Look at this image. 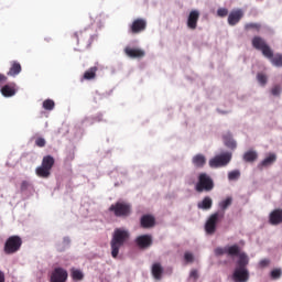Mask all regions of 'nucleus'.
<instances>
[{
  "label": "nucleus",
  "instance_id": "5701e85b",
  "mask_svg": "<svg viewBox=\"0 0 282 282\" xmlns=\"http://www.w3.org/2000/svg\"><path fill=\"white\" fill-rule=\"evenodd\" d=\"M258 159L259 154L257 153V151L253 150L245 152L242 156L243 162H248L249 164H252V162H257Z\"/></svg>",
  "mask_w": 282,
  "mask_h": 282
},
{
  "label": "nucleus",
  "instance_id": "c03bdc74",
  "mask_svg": "<svg viewBox=\"0 0 282 282\" xmlns=\"http://www.w3.org/2000/svg\"><path fill=\"white\" fill-rule=\"evenodd\" d=\"M21 191H25L26 188H30V182H28V181H23L22 183H21Z\"/></svg>",
  "mask_w": 282,
  "mask_h": 282
},
{
  "label": "nucleus",
  "instance_id": "473e14b6",
  "mask_svg": "<svg viewBox=\"0 0 282 282\" xmlns=\"http://www.w3.org/2000/svg\"><path fill=\"white\" fill-rule=\"evenodd\" d=\"M224 142L228 149H237V142L232 138L225 137Z\"/></svg>",
  "mask_w": 282,
  "mask_h": 282
},
{
  "label": "nucleus",
  "instance_id": "aec40b11",
  "mask_svg": "<svg viewBox=\"0 0 282 282\" xmlns=\"http://www.w3.org/2000/svg\"><path fill=\"white\" fill-rule=\"evenodd\" d=\"M141 228H153L155 226V217L152 215H143L140 219Z\"/></svg>",
  "mask_w": 282,
  "mask_h": 282
},
{
  "label": "nucleus",
  "instance_id": "bb28decb",
  "mask_svg": "<svg viewBox=\"0 0 282 282\" xmlns=\"http://www.w3.org/2000/svg\"><path fill=\"white\" fill-rule=\"evenodd\" d=\"M269 61H271L272 65L275 67H282V54H275L271 51V57H267Z\"/></svg>",
  "mask_w": 282,
  "mask_h": 282
},
{
  "label": "nucleus",
  "instance_id": "b1692460",
  "mask_svg": "<svg viewBox=\"0 0 282 282\" xmlns=\"http://www.w3.org/2000/svg\"><path fill=\"white\" fill-rule=\"evenodd\" d=\"M197 208L200 210H210L213 208V198L210 196H206L202 202L197 204Z\"/></svg>",
  "mask_w": 282,
  "mask_h": 282
},
{
  "label": "nucleus",
  "instance_id": "49530a36",
  "mask_svg": "<svg viewBox=\"0 0 282 282\" xmlns=\"http://www.w3.org/2000/svg\"><path fill=\"white\" fill-rule=\"evenodd\" d=\"M0 282H6V274L0 271Z\"/></svg>",
  "mask_w": 282,
  "mask_h": 282
},
{
  "label": "nucleus",
  "instance_id": "e433bc0d",
  "mask_svg": "<svg viewBox=\"0 0 282 282\" xmlns=\"http://www.w3.org/2000/svg\"><path fill=\"white\" fill-rule=\"evenodd\" d=\"M214 252L216 257H221L223 254H227V247L226 248L218 247L215 249Z\"/></svg>",
  "mask_w": 282,
  "mask_h": 282
},
{
  "label": "nucleus",
  "instance_id": "412c9836",
  "mask_svg": "<svg viewBox=\"0 0 282 282\" xmlns=\"http://www.w3.org/2000/svg\"><path fill=\"white\" fill-rule=\"evenodd\" d=\"M192 164H194L196 169H204V166H206V155L204 154L194 155L192 159Z\"/></svg>",
  "mask_w": 282,
  "mask_h": 282
},
{
  "label": "nucleus",
  "instance_id": "7ed1b4c3",
  "mask_svg": "<svg viewBox=\"0 0 282 282\" xmlns=\"http://www.w3.org/2000/svg\"><path fill=\"white\" fill-rule=\"evenodd\" d=\"M55 160L52 155H45L42 159L41 166L35 169V173L37 177H42L43 180H47L52 175V169L54 167Z\"/></svg>",
  "mask_w": 282,
  "mask_h": 282
},
{
  "label": "nucleus",
  "instance_id": "a211bd4d",
  "mask_svg": "<svg viewBox=\"0 0 282 282\" xmlns=\"http://www.w3.org/2000/svg\"><path fill=\"white\" fill-rule=\"evenodd\" d=\"M151 272H152V276L156 281H161L162 280V274H164V267H162V263L155 262V263L152 264Z\"/></svg>",
  "mask_w": 282,
  "mask_h": 282
},
{
  "label": "nucleus",
  "instance_id": "72a5a7b5",
  "mask_svg": "<svg viewBox=\"0 0 282 282\" xmlns=\"http://www.w3.org/2000/svg\"><path fill=\"white\" fill-rule=\"evenodd\" d=\"M239 177H241V172H239V170H234L228 173V180L230 182H232L235 180H239Z\"/></svg>",
  "mask_w": 282,
  "mask_h": 282
},
{
  "label": "nucleus",
  "instance_id": "c756f323",
  "mask_svg": "<svg viewBox=\"0 0 282 282\" xmlns=\"http://www.w3.org/2000/svg\"><path fill=\"white\" fill-rule=\"evenodd\" d=\"M70 276L73 281H83V279H85V274L83 273V271H80V269L74 268L70 270Z\"/></svg>",
  "mask_w": 282,
  "mask_h": 282
},
{
  "label": "nucleus",
  "instance_id": "f03ea898",
  "mask_svg": "<svg viewBox=\"0 0 282 282\" xmlns=\"http://www.w3.org/2000/svg\"><path fill=\"white\" fill-rule=\"evenodd\" d=\"M250 259L246 253H241L240 258L236 262V268L232 273V280L235 282H249L250 281V271L248 270V264Z\"/></svg>",
  "mask_w": 282,
  "mask_h": 282
},
{
  "label": "nucleus",
  "instance_id": "c85d7f7f",
  "mask_svg": "<svg viewBox=\"0 0 282 282\" xmlns=\"http://www.w3.org/2000/svg\"><path fill=\"white\" fill-rule=\"evenodd\" d=\"M96 72H98V67L93 66L88 70L84 73L85 80H94L96 78Z\"/></svg>",
  "mask_w": 282,
  "mask_h": 282
},
{
  "label": "nucleus",
  "instance_id": "a878e982",
  "mask_svg": "<svg viewBox=\"0 0 282 282\" xmlns=\"http://www.w3.org/2000/svg\"><path fill=\"white\" fill-rule=\"evenodd\" d=\"M21 64L19 62H12L8 76H19V74H21Z\"/></svg>",
  "mask_w": 282,
  "mask_h": 282
},
{
  "label": "nucleus",
  "instance_id": "4c0bfd02",
  "mask_svg": "<svg viewBox=\"0 0 282 282\" xmlns=\"http://www.w3.org/2000/svg\"><path fill=\"white\" fill-rule=\"evenodd\" d=\"M217 15L224 19V17H228V9L226 8H219L217 10Z\"/></svg>",
  "mask_w": 282,
  "mask_h": 282
},
{
  "label": "nucleus",
  "instance_id": "ea45409f",
  "mask_svg": "<svg viewBox=\"0 0 282 282\" xmlns=\"http://www.w3.org/2000/svg\"><path fill=\"white\" fill-rule=\"evenodd\" d=\"M271 94H272V96H280V95H281V86L275 85V86L271 89Z\"/></svg>",
  "mask_w": 282,
  "mask_h": 282
},
{
  "label": "nucleus",
  "instance_id": "39448f33",
  "mask_svg": "<svg viewBox=\"0 0 282 282\" xmlns=\"http://www.w3.org/2000/svg\"><path fill=\"white\" fill-rule=\"evenodd\" d=\"M195 188L197 193H210L215 188V182L208 174L200 173Z\"/></svg>",
  "mask_w": 282,
  "mask_h": 282
},
{
  "label": "nucleus",
  "instance_id": "423d86ee",
  "mask_svg": "<svg viewBox=\"0 0 282 282\" xmlns=\"http://www.w3.org/2000/svg\"><path fill=\"white\" fill-rule=\"evenodd\" d=\"M109 213H112L115 217H129L131 215V204L117 202L109 207Z\"/></svg>",
  "mask_w": 282,
  "mask_h": 282
},
{
  "label": "nucleus",
  "instance_id": "2eb2a0df",
  "mask_svg": "<svg viewBox=\"0 0 282 282\" xmlns=\"http://www.w3.org/2000/svg\"><path fill=\"white\" fill-rule=\"evenodd\" d=\"M241 19H243V10L237 9V10H232L229 13L227 21H228L229 25H237V23H239V21H241Z\"/></svg>",
  "mask_w": 282,
  "mask_h": 282
},
{
  "label": "nucleus",
  "instance_id": "6e6552de",
  "mask_svg": "<svg viewBox=\"0 0 282 282\" xmlns=\"http://www.w3.org/2000/svg\"><path fill=\"white\" fill-rule=\"evenodd\" d=\"M230 160H232V153L225 152L209 160V166L210 169H220V166H228V164H230Z\"/></svg>",
  "mask_w": 282,
  "mask_h": 282
},
{
  "label": "nucleus",
  "instance_id": "7c9ffc66",
  "mask_svg": "<svg viewBox=\"0 0 282 282\" xmlns=\"http://www.w3.org/2000/svg\"><path fill=\"white\" fill-rule=\"evenodd\" d=\"M257 80L262 87H265V85H268V76L263 73L257 74Z\"/></svg>",
  "mask_w": 282,
  "mask_h": 282
},
{
  "label": "nucleus",
  "instance_id": "cd10ccee",
  "mask_svg": "<svg viewBox=\"0 0 282 282\" xmlns=\"http://www.w3.org/2000/svg\"><path fill=\"white\" fill-rule=\"evenodd\" d=\"M227 254H229V257H241V248L238 247V245H234L230 247H227Z\"/></svg>",
  "mask_w": 282,
  "mask_h": 282
},
{
  "label": "nucleus",
  "instance_id": "9d476101",
  "mask_svg": "<svg viewBox=\"0 0 282 282\" xmlns=\"http://www.w3.org/2000/svg\"><path fill=\"white\" fill-rule=\"evenodd\" d=\"M69 273L62 267H56L50 274V282H67Z\"/></svg>",
  "mask_w": 282,
  "mask_h": 282
},
{
  "label": "nucleus",
  "instance_id": "a19ab883",
  "mask_svg": "<svg viewBox=\"0 0 282 282\" xmlns=\"http://www.w3.org/2000/svg\"><path fill=\"white\" fill-rule=\"evenodd\" d=\"M272 279H281V269H275L271 271Z\"/></svg>",
  "mask_w": 282,
  "mask_h": 282
},
{
  "label": "nucleus",
  "instance_id": "f704fd0d",
  "mask_svg": "<svg viewBox=\"0 0 282 282\" xmlns=\"http://www.w3.org/2000/svg\"><path fill=\"white\" fill-rule=\"evenodd\" d=\"M184 261H185L186 263H193V262L195 261V256L193 254V252L186 251V252L184 253Z\"/></svg>",
  "mask_w": 282,
  "mask_h": 282
},
{
  "label": "nucleus",
  "instance_id": "0eeeda50",
  "mask_svg": "<svg viewBox=\"0 0 282 282\" xmlns=\"http://www.w3.org/2000/svg\"><path fill=\"white\" fill-rule=\"evenodd\" d=\"M220 219H224V212L212 214L205 224V232L207 235H215Z\"/></svg>",
  "mask_w": 282,
  "mask_h": 282
},
{
  "label": "nucleus",
  "instance_id": "c9c22d12",
  "mask_svg": "<svg viewBox=\"0 0 282 282\" xmlns=\"http://www.w3.org/2000/svg\"><path fill=\"white\" fill-rule=\"evenodd\" d=\"M245 30H256L257 32H259V30H261V24H259V23H247L245 25Z\"/></svg>",
  "mask_w": 282,
  "mask_h": 282
},
{
  "label": "nucleus",
  "instance_id": "2f4dec72",
  "mask_svg": "<svg viewBox=\"0 0 282 282\" xmlns=\"http://www.w3.org/2000/svg\"><path fill=\"white\" fill-rule=\"evenodd\" d=\"M56 104H54V100L52 99H46L43 101V109L46 111H52L54 109Z\"/></svg>",
  "mask_w": 282,
  "mask_h": 282
},
{
  "label": "nucleus",
  "instance_id": "dca6fc26",
  "mask_svg": "<svg viewBox=\"0 0 282 282\" xmlns=\"http://www.w3.org/2000/svg\"><path fill=\"white\" fill-rule=\"evenodd\" d=\"M269 224H271V226H279L280 224H282V209L281 208L274 209L270 213Z\"/></svg>",
  "mask_w": 282,
  "mask_h": 282
},
{
  "label": "nucleus",
  "instance_id": "1a4fd4ad",
  "mask_svg": "<svg viewBox=\"0 0 282 282\" xmlns=\"http://www.w3.org/2000/svg\"><path fill=\"white\" fill-rule=\"evenodd\" d=\"M252 47H254V50H259L265 58L272 57V48H270L268 43H265V40L261 36H254L252 39Z\"/></svg>",
  "mask_w": 282,
  "mask_h": 282
},
{
  "label": "nucleus",
  "instance_id": "f257e3e1",
  "mask_svg": "<svg viewBox=\"0 0 282 282\" xmlns=\"http://www.w3.org/2000/svg\"><path fill=\"white\" fill-rule=\"evenodd\" d=\"M131 234L124 228H116L112 238L110 240V250L112 259H118L120 254V248L124 247V243L129 241Z\"/></svg>",
  "mask_w": 282,
  "mask_h": 282
},
{
  "label": "nucleus",
  "instance_id": "9b49d317",
  "mask_svg": "<svg viewBox=\"0 0 282 282\" xmlns=\"http://www.w3.org/2000/svg\"><path fill=\"white\" fill-rule=\"evenodd\" d=\"M147 30V20L135 19L131 25H129L128 32L131 34H140Z\"/></svg>",
  "mask_w": 282,
  "mask_h": 282
},
{
  "label": "nucleus",
  "instance_id": "ddd939ff",
  "mask_svg": "<svg viewBox=\"0 0 282 282\" xmlns=\"http://www.w3.org/2000/svg\"><path fill=\"white\" fill-rule=\"evenodd\" d=\"M73 36L78 44L89 45V43H91V33H88L87 31L76 32Z\"/></svg>",
  "mask_w": 282,
  "mask_h": 282
},
{
  "label": "nucleus",
  "instance_id": "58836bf2",
  "mask_svg": "<svg viewBox=\"0 0 282 282\" xmlns=\"http://www.w3.org/2000/svg\"><path fill=\"white\" fill-rule=\"evenodd\" d=\"M35 144L40 148V149H43V147H45V144H47V142L45 141L44 138H37L35 140Z\"/></svg>",
  "mask_w": 282,
  "mask_h": 282
},
{
  "label": "nucleus",
  "instance_id": "a18cd8bd",
  "mask_svg": "<svg viewBox=\"0 0 282 282\" xmlns=\"http://www.w3.org/2000/svg\"><path fill=\"white\" fill-rule=\"evenodd\" d=\"M8 80V77L3 74H0V83H6Z\"/></svg>",
  "mask_w": 282,
  "mask_h": 282
},
{
  "label": "nucleus",
  "instance_id": "4be33fe9",
  "mask_svg": "<svg viewBox=\"0 0 282 282\" xmlns=\"http://www.w3.org/2000/svg\"><path fill=\"white\" fill-rule=\"evenodd\" d=\"M276 162V154L275 153H269L264 160L260 162L258 165L259 169L264 167L268 169V166H272Z\"/></svg>",
  "mask_w": 282,
  "mask_h": 282
},
{
  "label": "nucleus",
  "instance_id": "4468645a",
  "mask_svg": "<svg viewBox=\"0 0 282 282\" xmlns=\"http://www.w3.org/2000/svg\"><path fill=\"white\" fill-rule=\"evenodd\" d=\"M198 21H199V11L192 10L187 17V28L189 30H197Z\"/></svg>",
  "mask_w": 282,
  "mask_h": 282
},
{
  "label": "nucleus",
  "instance_id": "393cba45",
  "mask_svg": "<svg viewBox=\"0 0 282 282\" xmlns=\"http://www.w3.org/2000/svg\"><path fill=\"white\" fill-rule=\"evenodd\" d=\"M220 210L216 212V213H223L224 217H226V210H228L229 206H232V197H227L226 199L221 200L218 204Z\"/></svg>",
  "mask_w": 282,
  "mask_h": 282
},
{
  "label": "nucleus",
  "instance_id": "f8f14e48",
  "mask_svg": "<svg viewBox=\"0 0 282 282\" xmlns=\"http://www.w3.org/2000/svg\"><path fill=\"white\" fill-rule=\"evenodd\" d=\"M135 243L141 250H147L153 246V237L151 235H141L137 237Z\"/></svg>",
  "mask_w": 282,
  "mask_h": 282
},
{
  "label": "nucleus",
  "instance_id": "f3484780",
  "mask_svg": "<svg viewBox=\"0 0 282 282\" xmlns=\"http://www.w3.org/2000/svg\"><path fill=\"white\" fill-rule=\"evenodd\" d=\"M124 54L128 55L129 58H144V51L142 48H133L131 46H127L124 48Z\"/></svg>",
  "mask_w": 282,
  "mask_h": 282
},
{
  "label": "nucleus",
  "instance_id": "6ab92c4d",
  "mask_svg": "<svg viewBox=\"0 0 282 282\" xmlns=\"http://www.w3.org/2000/svg\"><path fill=\"white\" fill-rule=\"evenodd\" d=\"M1 94L4 98H12L17 94V84H7L1 88Z\"/></svg>",
  "mask_w": 282,
  "mask_h": 282
},
{
  "label": "nucleus",
  "instance_id": "79ce46f5",
  "mask_svg": "<svg viewBox=\"0 0 282 282\" xmlns=\"http://www.w3.org/2000/svg\"><path fill=\"white\" fill-rule=\"evenodd\" d=\"M191 279H194V281H197L199 279V273L197 269H193L189 273Z\"/></svg>",
  "mask_w": 282,
  "mask_h": 282
},
{
  "label": "nucleus",
  "instance_id": "20e7f679",
  "mask_svg": "<svg viewBox=\"0 0 282 282\" xmlns=\"http://www.w3.org/2000/svg\"><path fill=\"white\" fill-rule=\"evenodd\" d=\"M22 246L23 239L20 236H11L4 242L3 252L4 254H17Z\"/></svg>",
  "mask_w": 282,
  "mask_h": 282
},
{
  "label": "nucleus",
  "instance_id": "37998d69",
  "mask_svg": "<svg viewBox=\"0 0 282 282\" xmlns=\"http://www.w3.org/2000/svg\"><path fill=\"white\" fill-rule=\"evenodd\" d=\"M260 268H268L270 265V260L263 259L259 262Z\"/></svg>",
  "mask_w": 282,
  "mask_h": 282
}]
</instances>
